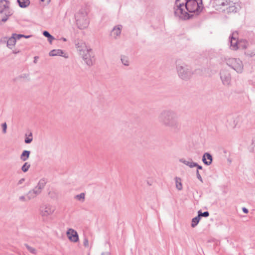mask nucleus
Listing matches in <instances>:
<instances>
[{
	"label": "nucleus",
	"mask_w": 255,
	"mask_h": 255,
	"mask_svg": "<svg viewBox=\"0 0 255 255\" xmlns=\"http://www.w3.org/2000/svg\"><path fill=\"white\" fill-rule=\"evenodd\" d=\"M47 181L45 179H40L37 185L33 189L29 191L26 194V196L27 200H31L33 199L39 195L41 193Z\"/></svg>",
	"instance_id": "39448f33"
},
{
	"label": "nucleus",
	"mask_w": 255,
	"mask_h": 255,
	"mask_svg": "<svg viewBox=\"0 0 255 255\" xmlns=\"http://www.w3.org/2000/svg\"><path fill=\"white\" fill-rule=\"evenodd\" d=\"M237 32H233L232 35L230 37V47L233 50H236L239 49L238 43L239 40L237 39Z\"/></svg>",
	"instance_id": "ddd939ff"
},
{
	"label": "nucleus",
	"mask_w": 255,
	"mask_h": 255,
	"mask_svg": "<svg viewBox=\"0 0 255 255\" xmlns=\"http://www.w3.org/2000/svg\"><path fill=\"white\" fill-rule=\"evenodd\" d=\"M61 40H62L63 41H66L67 39L65 38L62 37L61 38Z\"/></svg>",
	"instance_id": "49530a36"
},
{
	"label": "nucleus",
	"mask_w": 255,
	"mask_h": 255,
	"mask_svg": "<svg viewBox=\"0 0 255 255\" xmlns=\"http://www.w3.org/2000/svg\"><path fill=\"white\" fill-rule=\"evenodd\" d=\"M158 119L159 123L165 128L175 131L179 129L177 115L173 110H163L159 115Z\"/></svg>",
	"instance_id": "f03ea898"
},
{
	"label": "nucleus",
	"mask_w": 255,
	"mask_h": 255,
	"mask_svg": "<svg viewBox=\"0 0 255 255\" xmlns=\"http://www.w3.org/2000/svg\"><path fill=\"white\" fill-rule=\"evenodd\" d=\"M12 13V10L9 7V2L5 0L0 1V13Z\"/></svg>",
	"instance_id": "4468645a"
},
{
	"label": "nucleus",
	"mask_w": 255,
	"mask_h": 255,
	"mask_svg": "<svg viewBox=\"0 0 255 255\" xmlns=\"http://www.w3.org/2000/svg\"><path fill=\"white\" fill-rule=\"evenodd\" d=\"M123 26L121 25L115 26L110 32V36L113 39H118L120 37Z\"/></svg>",
	"instance_id": "f8f14e48"
},
{
	"label": "nucleus",
	"mask_w": 255,
	"mask_h": 255,
	"mask_svg": "<svg viewBox=\"0 0 255 255\" xmlns=\"http://www.w3.org/2000/svg\"><path fill=\"white\" fill-rule=\"evenodd\" d=\"M63 52L60 49H54L50 51L49 54L50 56H62Z\"/></svg>",
	"instance_id": "412c9836"
},
{
	"label": "nucleus",
	"mask_w": 255,
	"mask_h": 255,
	"mask_svg": "<svg viewBox=\"0 0 255 255\" xmlns=\"http://www.w3.org/2000/svg\"><path fill=\"white\" fill-rule=\"evenodd\" d=\"M226 0L227 3L223 2L222 4L223 5H229V6L226 8L228 13L236 12L239 10V4L238 3L234 2L232 0H229L230 1L229 3Z\"/></svg>",
	"instance_id": "9b49d317"
},
{
	"label": "nucleus",
	"mask_w": 255,
	"mask_h": 255,
	"mask_svg": "<svg viewBox=\"0 0 255 255\" xmlns=\"http://www.w3.org/2000/svg\"><path fill=\"white\" fill-rule=\"evenodd\" d=\"M209 215V213L208 212H204V213H202L201 211L198 212V216L200 218L201 216L207 217Z\"/></svg>",
	"instance_id": "473e14b6"
},
{
	"label": "nucleus",
	"mask_w": 255,
	"mask_h": 255,
	"mask_svg": "<svg viewBox=\"0 0 255 255\" xmlns=\"http://www.w3.org/2000/svg\"><path fill=\"white\" fill-rule=\"evenodd\" d=\"M16 42V40L12 35L7 40V47L10 49H13L15 46Z\"/></svg>",
	"instance_id": "a211bd4d"
},
{
	"label": "nucleus",
	"mask_w": 255,
	"mask_h": 255,
	"mask_svg": "<svg viewBox=\"0 0 255 255\" xmlns=\"http://www.w3.org/2000/svg\"><path fill=\"white\" fill-rule=\"evenodd\" d=\"M43 34L44 36L48 38V40L50 43H51L52 41L54 39V37L52 36L48 31H44L43 32Z\"/></svg>",
	"instance_id": "cd10ccee"
},
{
	"label": "nucleus",
	"mask_w": 255,
	"mask_h": 255,
	"mask_svg": "<svg viewBox=\"0 0 255 255\" xmlns=\"http://www.w3.org/2000/svg\"><path fill=\"white\" fill-rule=\"evenodd\" d=\"M26 248L31 253H33V254H35L36 252V250L32 248V247H31L30 246H29L28 245H26Z\"/></svg>",
	"instance_id": "f704fd0d"
},
{
	"label": "nucleus",
	"mask_w": 255,
	"mask_h": 255,
	"mask_svg": "<svg viewBox=\"0 0 255 255\" xmlns=\"http://www.w3.org/2000/svg\"><path fill=\"white\" fill-rule=\"evenodd\" d=\"M38 59V56H35L34 57L33 62L36 64L37 63V59Z\"/></svg>",
	"instance_id": "79ce46f5"
},
{
	"label": "nucleus",
	"mask_w": 255,
	"mask_h": 255,
	"mask_svg": "<svg viewBox=\"0 0 255 255\" xmlns=\"http://www.w3.org/2000/svg\"><path fill=\"white\" fill-rule=\"evenodd\" d=\"M84 246L85 247H88L89 246V242L87 238H85L83 242Z\"/></svg>",
	"instance_id": "ea45409f"
},
{
	"label": "nucleus",
	"mask_w": 255,
	"mask_h": 255,
	"mask_svg": "<svg viewBox=\"0 0 255 255\" xmlns=\"http://www.w3.org/2000/svg\"><path fill=\"white\" fill-rule=\"evenodd\" d=\"M30 167V164H29L28 162H25L21 167V170L23 172H26L28 170Z\"/></svg>",
	"instance_id": "2f4dec72"
},
{
	"label": "nucleus",
	"mask_w": 255,
	"mask_h": 255,
	"mask_svg": "<svg viewBox=\"0 0 255 255\" xmlns=\"http://www.w3.org/2000/svg\"><path fill=\"white\" fill-rule=\"evenodd\" d=\"M12 14V13H0V24H1V22H6L9 17Z\"/></svg>",
	"instance_id": "6ab92c4d"
},
{
	"label": "nucleus",
	"mask_w": 255,
	"mask_h": 255,
	"mask_svg": "<svg viewBox=\"0 0 255 255\" xmlns=\"http://www.w3.org/2000/svg\"><path fill=\"white\" fill-rule=\"evenodd\" d=\"M196 175H197V178L202 182H203V179L202 178V177L200 175V174H199V171L198 170H197V171H196Z\"/></svg>",
	"instance_id": "58836bf2"
},
{
	"label": "nucleus",
	"mask_w": 255,
	"mask_h": 255,
	"mask_svg": "<svg viewBox=\"0 0 255 255\" xmlns=\"http://www.w3.org/2000/svg\"><path fill=\"white\" fill-rule=\"evenodd\" d=\"M195 167H197V170H198V169H202V167L199 165H198L197 164V166H195Z\"/></svg>",
	"instance_id": "c03bdc74"
},
{
	"label": "nucleus",
	"mask_w": 255,
	"mask_h": 255,
	"mask_svg": "<svg viewBox=\"0 0 255 255\" xmlns=\"http://www.w3.org/2000/svg\"><path fill=\"white\" fill-rule=\"evenodd\" d=\"M40 0L42 2L45 1H46L47 2H49V1H50V0Z\"/></svg>",
	"instance_id": "de8ad7c7"
},
{
	"label": "nucleus",
	"mask_w": 255,
	"mask_h": 255,
	"mask_svg": "<svg viewBox=\"0 0 255 255\" xmlns=\"http://www.w3.org/2000/svg\"><path fill=\"white\" fill-rule=\"evenodd\" d=\"M55 211V207L50 204L45 203L39 207V215L43 218L47 219L53 215Z\"/></svg>",
	"instance_id": "423d86ee"
},
{
	"label": "nucleus",
	"mask_w": 255,
	"mask_h": 255,
	"mask_svg": "<svg viewBox=\"0 0 255 255\" xmlns=\"http://www.w3.org/2000/svg\"><path fill=\"white\" fill-rule=\"evenodd\" d=\"M1 127L2 128V132L3 133L5 134L6 132V129H7V125L5 123H3L1 125Z\"/></svg>",
	"instance_id": "c9c22d12"
},
{
	"label": "nucleus",
	"mask_w": 255,
	"mask_h": 255,
	"mask_svg": "<svg viewBox=\"0 0 255 255\" xmlns=\"http://www.w3.org/2000/svg\"><path fill=\"white\" fill-rule=\"evenodd\" d=\"M242 210L246 214H247L249 212L248 209L245 207H243L242 208Z\"/></svg>",
	"instance_id": "a19ab883"
},
{
	"label": "nucleus",
	"mask_w": 255,
	"mask_h": 255,
	"mask_svg": "<svg viewBox=\"0 0 255 255\" xmlns=\"http://www.w3.org/2000/svg\"><path fill=\"white\" fill-rule=\"evenodd\" d=\"M30 152L28 150H24L20 155V158L22 161H25L28 159L29 157Z\"/></svg>",
	"instance_id": "aec40b11"
},
{
	"label": "nucleus",
	"mask_w": 255,
	"mask_h": 255,
	"mask_svg": "<svg viewBox=\"0 0 255 255\" xmlns=\"http://www.w3.org/2000/svg\"><path fill=\"white\" fill-rule=\"evenodd\" d=\"M76 24L80 29H84L88 27L89 20L85 12H79L75 15Z\"/></svg>",
	"instance_id": "0eeeda50"
},
{
	"label": "nucleus",
	"mask_w": 255,
	"mask_h": 255,
	"mask_svg": "<svg viewBox=\"0 0 255 255\" xmlns=\"http://www.w3.org/2000/svg\"><path fill=\"white\" fill-rule=\"evenodd\" d=\"M25 138L24 141L26 143H30L33 139L32 133L30 132L28 134H25Z\"/></svg>",
	"instance_id": "c756f323"
},
{
	"label": "nucleus",
	"mask_w": 255,
	"mask_h": 255,
	"mask_svg": "<svg viewBox=\"0 0 255 255\" xmlns=\"http://www.w3.org/2000/svg\"><path fill=\"white\" fill-rule=\"evenodd\" d=\"M17 2L19 6L23 8L26 7L30 4L29 0H17Z\"/></svg>",
	"instance_id": "b1692460"
},
{
	"label": "nucleus",
	"mask_w": 255,
	"mask_h": 255,
	"mask_svg": "<svg viewBox=\"0 0 255 255\" xmlns=\"http://www.w3.org/2000/svg\"><path fill=\"white\" fill-rule=\"evenodd\" d=\"M245 54L249 57H252L255 55V51H248L245 52Z\"/></svg>",
	"instance_id": "72a5a7b5"
},
{
	"label": "nucleus",
	"mask_w": 255,
	"mask_h": 255,
	"mask_svg": "<svg viewBox=\"0 0 255 255\" xmlns=\"http://www.w3.org/2000/svg\"><path fill=\"white\" fill-rule=\"evenodd\" d=\"M226 64L239 74L242 73L244 70L243 61L237 58L226 57L224 60Z\"/></svg>",
	"instance_id": "20e7f679"
},
{
	"label": "nucleus",
	"mask_w": 255,
	"mask_h": 255,
	"mask_svg": "<svg viewBox=\"0 0 255 255\" xmlns=\"http://www.w3.org/2000/svg\"><path fill=\"white\" fill-rule=\"evenodd\" d=\"M74 199L80 202H83L85 199V194L81 193L80 194L77 195L74 197Z\"/></svg>",
	"instance_id": "a878e982"
},
{
	"label": "nucleus",
	"mask_w": 255,
	"mask_h": 255,
	"mask_svg": "<svg viewBox=\"0 0 255 255\" xmlns=\"http://www.w3.org/2000/svg\"><path fill=\"white\" fill-rule=\"evenodd\" d=\"M213 160L212 156L211 154L206 152L203 154L202 161L204 163L207 165H210L212 164Z\"/></svg>",
	"instance_id": "dca6fc26"
},
{
	"label": "nucleus",
	"mask_w": 255,
	"mask_h": 255,
	"mask_svg": "<svg viewBox=\"0 0 255 255\" xmlns=\"http://www.w3.org/2000/svg\"><path fill=\"white\" fill-rule=\"evenodd\" d=\"M176 70L178 77L184 81L191 79L194 74L192 69L180 60L176 61Z\"/></svg>",
	"instance_id": "7ed1b4c3"
},
{
	"label": "nucleus",
	"mask_w": 255,
	"mask_h": 255,
	"mask_svg": "<svg viewBox=\"0 0 255 255\" xmlns=\"http://www.w3.org/2000/svg\"><path fill=\"white\" fill-rule=\"evenodd\" d=\"M221 79L224 85H228L231 81V76L228 72L222 70L221 73Z\"/></svg>",
	"instance_id": "2eb2a0df"
},
{
	"label": "nucleus",
	"mask_w": 255,
	"mask_h": 255,
	"mask_svg": "<svg viewBox=\"0 0 255 255\" xmlns=\"http://www.w3.org/2000/svg\"><path fill=\"white\" fill-rule=\"evenodd\" d=\"M80 56L82 58L84 63L88 66H91L94 64V59L92 49L87 52H85L83 55H81Z\"/></svg>",
	"instance_id": "1a4fd4ad"
},
{
	"label": "nucleus",
	"mask_w": 255,
	"mask_h": 255,
	"mask_svg": "<svg viewBox=\"0 0 255 255\" xmlns=\"http://www.w3.org/2000/svg\"><path fill=\"white\" fill-rule=\"evenodd\" d=\"M175 181L176 184V188L179 191H180L182 189V184L181 183V179L179 177H175Z\"/></svg>",
	"instance_id": "393cba45"
},
{
	"label": "nucleus",
	"mask_w": 255,
	"mask_h": 255,
	"mask_svg": "<svg viewBox=\"0 0 255 255\" xmlns=\"http://www.w3.org/2000/svg\"><path fill=\"white\" fill-rule=\"evenodd\" d=\"M12 35L14 37L15 39L17 40L19 39L20 38L22 37H24L25 38H30L31 35H25L23 34H16V33H13Z\"/></svg>",
	"instance_id": "7c9ffc66"
},
{
	"label": "nucleus",
	"mask_w": 255,
	"mask_h": 255,
	"mask_svg": "<svg viewBox=\"0 0 255 255\" xmlns=\"http://www.w3.org/2000/svg\"><path fill=\"white\" fill-rule=\"evenodd\" d=\"M17 78L21 81H27L30 79V75L28 73H22L18 76Z\"/></svg>",
	"instance_id": "4be33fe9"
},
{
	"label": "nucleus",
	"mask_w": 255,
	"mask_h": 255,
	"mask_svg": "<svg viewBox=\"0 0 255 255\" xmlns=\"http://www.w3.org/2000/svg\"><path fill=\"white\" fill-rule=\"evenodd\" d=\"M200 220V218L198 216L193 218L192 220L191 227L192 228H195L198 225Z\"/></svg>",
	"instance_id": "c85d7f7f"
},
{
	"label": "nucleus",
	"mask_w": 255,
	"mask_h": 255,
	"mask_svg": "<svg viewBox=\"0 0 255 255\" xmlns=\"http://www.w3.org/2000/svg\"><path fill=\"white\" fill-rule=\"evenodd\" d=\"M101 255H111L109 252L103 253Z\"/></svg>",
	"instance_id": "37998d69"
},
{
	"label": "nucleus",
	"mask_w": 255,
	"mask_h": 255,
	"mask_svg": "<svg viewBox=\"0 0 255 255\" xmlns=\"http://www.w3.org/2000/svg\"><path fill=\"white\" fill-rule=\"evenodd\" d=\"M19 200L23 202L28 201L26 198V196H24L23 195L19 197Z\"/></svg>",
	"instance_id": "4c0bfd02"
},
{
	"label": "nucleus",
	"mask_w": 255,
	"mask_h": 255,
	"mask_svg": "<svg viewBox=\"0 0 255 255\" xmlns=\"http://www.w3.org/2000/svg\"><path fill=\"white\" fill-rule=\"evenodd\" d=\"M19 52V50H14L12 51V53H14V54H17V53H18Z\"/></svg>",
	"instance_id": "a18cd8bd"
},
{
	"label": "nucleus",
	"mask_w": 255,
	"mask_h": 255,
	"mask_svg": "<svg viewBox=\"0 0 255 255\" xmlns=\"http://www.w3.org/2000/svg\"><path fill=\"white\" fill-rule=\"evenodd\" d=\"M121 60L122 63L125 66H128L129 65V61L128 58L125 55L122 56L121 58Z\"/></svg>",
	"instance_id": "bb28decb"
},
{
	"label": "nucleus",
	"mask_w": 255,
	"mask_h": 255,
	"mask_svg": "<svg viewBox=\"0 0 255 255\" xmlns=\"http://www.w3.org/2000/svg\"><path fill=\"white\" fill-rule=\"evenodd\" d=\"M249 45V43L246 40H240L238 43L239 49H246Z\"/></svg>",
	"instance_id": "5701e85b"
},
{
	"label": "nucleus",
	"mask_w": 255,
	"mask_h": 255,
	"mask_svg": "<svg viewBox=\"0 0 255 255\" xmlns=\"http://www.w3.org/2000/svg\"><path fill=\"white\" fill-rule=\"evenodd\" d=\"M75 47L79 55H83L84 53L91 49L84 41L81 39H78L75 41Z\"/></svg>",
	"instance_id": "6e6552de"
},
{
	"label": "nucleus",
	"mask_w": 255,
	"mask_h": 255,
	"mask_svg": "<svg viewBox=\"0 0 255 255\" xmlns=\"http://www.w3.org/2000/svg\"><path fill=\"white\" fill-rule=\"evenodd\" d=\"M66 236L68 240L73 243H77L79 241V236L77 232L72 228L68 229Z\"/></svg>",
	"instance_id": "9d476101"
},
{
	"label": "nucleus",
	"mask_w": 255,
	"mask_h": 255,
	"mask_svg": "<svg viewBox=\"0 0 255 255\" xmlns=\"http://www.w3.org/2000/svg\"><path fill=\"white\" fill-rule=\"evenodd\" d=\"M25 179L24 178H21L20 179H19L16 183L17 186H20V185H22L24 183V182H25Z\"/></svg>",
	"instance_id": "e433bc0d"
},
{
	"label": "nucleus",
	"mask_w": 255,
	"mask_h": 255,
	"mask_svg": "<svg viewBox=\"0 0 255 255\" xmlns=\"http://www.w3.org/2000/svg\"><path fill=\"white\" fill-rule=\"evenodd\" d=\"M202 8V0H176L174 14L179 18L187 19L189 18V12H199Z\"/></svg>",
	"instance_id": "f257e3e1"
},
{
	"label": "nucleus",
	"mask_w": 255,
	"mask_h": 255,
	"mask_svg": "<svg viewBox=\"0 0 255 255\" xmlns=\"http://www.w3.org/2000/svg\"><path fill=\"white\" fill-rule=\"evenodd\" d=\"M179 161L190 168H193L195 167V166L197 165V163L193 162L191 159L187 160L184 158H181L180 159Z\"/></svg>",
	"instance_id": "f3484780"
}]
</instances>
